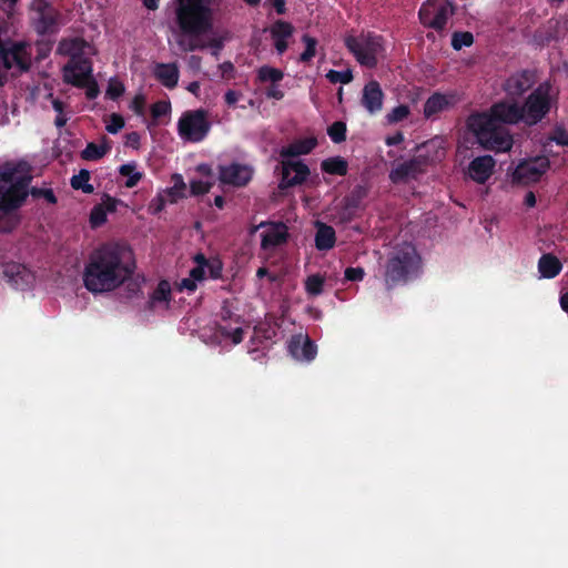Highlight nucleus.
I'll return each instance as SVG.
<instances>
[{
	"mask_svg": "<svg viewBox=\"0 0 568 568\" xmlns=\"http://www.w3.org/2000/svg\"><path fill=\"white\" fill-rule=\"evenodd\" d=\"M32 176L19 173L17 166L6 165L0 171V232L11 233L20 224L17 213L29 195L44 199L49 204L57 203L52 189L31 187Z\"/></svg>",
	"mask_w": 568,
	"mask_h": 568,
	"instance_id": "nucleus-1",
	"label": "nucleus"
},
{
	"mask_svg": "<svg viewBox=\"0 0 568 568\" xmlns=\"http://www.w3.org/2000/svg\"><path fill=\"white\" fill-rule=\"evenodd\" d=\"M124 246L105 243L89 256L83 272L85 288L92 293H104L118 288L133 274L134 264L125 261Z\"/></svg>",
	"mask_w": 568,
	"mask_h": 568,
	"instance_id": "nucleus-2",
	"label": "nucleus"
},
{
	"mask_svg": "<svg viewBox=\"0 0 568 568\" xmlns=\"http://www.w3.org/2000/svg\"><path fill=\"white\" fill-rule=\"evenodd\" d=\"M466 124L485 150L495 152L511 150L514 138L505 125L493 123V120L486 115H469Z\"/></svg>",
	"mask_w": 568,
	"mask_h": 568,
	"instance_id": "nucleus-3",
	"label": "nucleus"
},
{
	"mask_svg": "<svg viewBox=\"0 0 568 568\" xmlns=\"http://www.w3.org/2000/svg\"><path fill=\"white\" fill-rule=\"evenodd\" d=\"M419 256L415 246L404 243L394 248L385 266V285L392 290L399 284H405L416 273Z\"/></svg>",
	"mask_w": 568,
	"mask_h": 568,
	"instance_id": "nucleus-4",
	"label": "nucleus"
},
{
	"mask_svg": "<svg viewBox=\"0 0 568 568\" xmlns=\"http://www.w3.org/2000/svg\"><path fill=\"white\" fill-rule=\"evenodd\" d=\"M176 23L184 36L200 37L212 28V12L207 4L195 0H178Z\"/></svg>",
	"mask_w": 568,
	"mask_h": 568,
	"instance_id": "nucleus-5",
	"label": "nucleus"
},
{
	"mask_svg": "<svg viewBox=\"0 0 568 568\" xmlns=\"http://www.w3.org/2000/svg\"><path fill=\"white\" fill-rule=\"evenodd\" d=\"M344 44L355 60L367 69H375L386 51L384 37L372 31L348 34L344 38Z\"/></svg>",
	"mask_w": 568,
	"mask_h": 568,
	"instance_id": "nucleus-6",
	"label": "nucleus"
},
{
	"mask_svg": "<svg viewBox=\"0 0 568 568\" xmlns=\"http://www.w3.org/2000/svg\"><path fill=\"white\" fill-rule=\"evenodd\" d=\"M520 110L526 125L534 126L541 122L551 110L550 84L544 82L534 89L520 104Z\"/></svg>",
	"mask_w": 568,
	"mask_h": 568,
	"instance_id": "nucleus-7",
	"label": "nucleus"
},
{
	"mask_svg": "<svg viewBox=\"0 0 568 568\" xmlns=\"http://www.w3.org/2000/svg\"><path fill=\"white\" fill-rule=\"evenodd\" d=\"M32 67L31 45L26 41H12L3 43L0 41V69L9 71L16 68L12 75L27 73Z\"/></svg>",
	"mask_w": 568,
	"mask_h": 568,
	"instance_id": "nucleus-8",
	"label": "nucleus"
},
{
	"mask_svg": "<svg viewBox=\"0 0 568 568\" xmlns=\"http://www.w3.org/2000/svg\"><path fill=\"white\" fill-rule=\"evenodd\" d=\"M211 130V123L207 120L206 111L200 109L186 111L178 122L179 135L193 143L203 141Z\"/></svg>",
	"mask_w": 568,
	"mask_h": 568,
	"instance_id": "nucleus-9",
	"label": "nucleus"
},
{
	"mask_svg": "<svg viewBox=\"0 0 568 568\" xmlns=\"http://www.w3.org/2000/svg\"><path fill=\"white\" fill-rule=\"evenodd\" d=\"M471 115H486L497 124H517L523 122L520 104L517 102L499 101L494 103L487 112L473 113Z\"/></svg>",
	"mask_w": 568,
	"mask_h": 568,
	"instance_id": "nucleus-10",
	"label": "nucleus"
},
{
	"mask_svg": "<svg viewBox=\"0 0 568 568\" xmlns=\"http://www.w3.org/2000/svg\"><path fill=\"white\" fill-rule=\"evenodd\" d=\"M550 162L546 156H538L520 162L513 173L514 181L523 184L534 183L549 169Z\"/></svg>",
	"mask_w": 568,
	"mask_h": 568,
	"instance_id": "nucleus-11",
	"label": "nucleus"
},
{
	"mask_svg": "<svg viewBox=\"0 0 568 568\" xmlns=\"http://www.w3.org/2000/svg\"><path fill=\"white\" fill-rule=\"evenodd\" d=\"M92 77V62L83 57L70 59L63 67V80L65 83L82 88L88 79Z\"/></svg>",
	"mask_w": 568,
	"mask_h": 568,
	"instance_id": "nucleus-12",
	"label": "nucleus"
},
{
	"mask_svg": "<svg viewBox=\"0 0 568 568\" xmlns=\"http://www.w3.org/2000/svg\"><path fill=\"white\" fill-rule=\"evenodd\" d=\"M38 18L34 21V30L40 36L51 34L58 31L60 13L49 2L41 0L37 6Z\"/></svg>",
	"mask_w": 568,
	"mask_h": 568,
	"instance_id": "nucleus-13",
	"label": "nucleus"
},
{
	"mask_svg": "<svg viewBox=\"0 0 568 568\" xmlns=\"http://www.w3.org/2000/svg\"><path fill=\"white\" fill-rule=\"evenodd\" d=\"M308 166L302 161H283L282 178L278 184L281 190H286L304 183L310 175Z\"/></svg>",
	"mask_w": 568,
	"mask_h": 568,
	"instance_id": "nucleus-14",
	"label": "nucleus"
},
{
	"mask_svg": "<svg viewBox=\"0 0 568 568\" xmlns=\"http://www.w3.org/2000/svg\"><path fill=\"white\" fill-rule=\"evenodd\" d=\"M535 82V71L525 69L509 75L503 84V90L507 95L518 98L529 91Z\"/></svg>",
	"mask_w": 568,
	"mask_h": 568,
	"instance_id": "nucleus-15",
	"label": "nucleus"
},
{
	"mask_svg": "<svg viewBox=\"0 0 568 568\" xmlns=\"http://www.w3.org/2000/svg\"><path fill=\"white\" fill-rule=\"evenodd\" d=\"M219 179L223 184L242 187L252 180V170L240 163L220 165Z\"/></svg>",
	"mask_w": 568,
	"mask_h": 568,
	"instance_id": "nucleus-16",
	"label": "nucleus"
},
{
	"mask_svg": "<svg viewBox=\"0 0 568 568\" xmlns=\"http://www.w3.org/2000/svg\"><path fill=\"white\" fill-rule=\"evenodd\" d=\"M267 229L262 233L261 247L270 250L285 244L290 237L288 227L283 222H262L258 227Z\"/></svg>",
	"mask_w": 568,
	"mask_h": 568,
	"instance_id": "nucleus-17",
	"label": "nucleus"
},
{
	"mask_svg": "<svg viewBox=\"0 0 568 568\" xmlns=\"http://www.w3.org/2000/svg\"><path fill=\"white\" fill-rule=\"evenodd\" d=\"M496 161L491 155H480L470 161L467 175L478 184H485L494 173Z\"/></svg>",
	"mask_w": 568,
	"mask_h": 568,
	"instance_id": "nucleus-18",
	"label": "nucleus"
},
{
	"mask_svg": "<svg viewBox=\"0 0 568 568\" xmlns=\"http://www.w3.org/2000/svg\"><path fill=\"white\" fill-rule=\"evenodd\" d=\"M423 173V161L414 156L413 159L398 163L389 172V180L394 184L406 182L408 179H416Z\"/></svg>",
	"mask_w": 568,
	"mask_h": 568,
	"instance_id": "nucleus-19",
	"label": "nucleus"
},
{
	"mask_svg": "<svg viewBox=\"0 0 568 568\" xmlns=\"http://www.w3.org/2000/svg\"><path fill=\"white\" fill-rule=\"evenodd\" d=\"M293 33L294 27L288 21L276 20L270 27V34L278 55H282L288 49V39L293 36Z\"/></svg>",
	"mask_w": 568,
	"mask_h": 568,
	"instance_id": "nucleus-20",
	"label": "nucleus"
},
{
	"mask_svg": "<svg viewBox=\"0 0 568 568\" xmlns=\"http://www.w3.org/2000/svg\"><path fill=\"white\" fill-rule=\"evenodd\" d=\"M383 100L384 92L376 80H372L364 85L361 103L371 114L382 110Z\"/></svg>",
	"mask_w": 568,
	"mask_h": 568,
	"instance_id": "nucleus-21",
	"label": "nucleus"
},
{
	"mask_svg": "<svg viewBox=\"0 0 568 568\" xmlns=\"http://www.w3.org/2000/svg\"><path fill=\"white\" fill-rule=\"evenodd\" d=\"M2 274L9 283L21 288L28 285L33 278L31 272L23 264L16 262L2 264Z\"/></svg>",
	"mask_w": 568,
	"mask_h": 568,
	"instance_id": "nucleus-22",
	"label": "nucleus"
},
{
	"mask_svg": "<svg viewBox=\"0 0 568 568\" xmlns=\"http://www.w3.org/2000/svg\"><path fill=\"white\" fill-rule=\"evenodd\" d=\"M288 348L295 358L306 362L313 361L317 354L316 344L307 336L303 341L301 336L293 337Z\"/></svg>",
	"mask_w": 568,
	"mask_h": 568,
	"instance_id": "nucleus-23",
	"label": "nucleus"
},
{
	"mask_svg": "<svg viewBox=\"0 0 568 568\" xmlns=\"http://www.w3.org/2000/svg\"><path fill=\"white\" fill-rule=\"evenodd\" d=\"M153 74L155 79L165 88L174 89L178 85L180 71L175 62L156 63Z\"/></svg>",
	"mask_w": 568,
	"mask_h": 568,
	"instance_id": "nucleus-24",
	"label": "nucleus"
},
{
	"mask_svg": "<svg viewBox=\"0 0 568 568\" xmlns=\"http://www.w3.org/2000/svg\"><path fill=\"white\" fill-rule=\"evenodd\" d=\"M456 6L452 0H438L436 3V11L432 19V22L428 23L429 29H434L436 31H443L447 24L448 19L455 14Z\"/></svg>",
	"mask_w": 568,
	"mask_h": 568,
	"instance_id": "nucleus-25",
	"label": "nucleus"
},
{
	"mask_svg": "<svg viewBox=\"0 0 568 568\" xmlns=\"http://www.w3.org/2000/svg\"><path fill=\"white\" fill-rule=\"evenodd\" d=\"M315 233V247L318 251H328L335 246L336 232L333 226L317 221Z\"/></svg>",
	"mask_w": 568,
	"mask_h": 568,
	"instance_id": "nucleus-26",
	"label": "nucleus"
},
{
	"mask_svg": "<svg viewBox=\"0 0 568 568\" xmlns=\"http://www.w3.org/2000/svg\"><path fill=\"white\" fill-rule=\"evenodd\" d=\"M90 44L87 40L81 37H74L69 39H62L59 43V52L61 54L70 57V59L83 58L85 49Z\"/></svg>",
	"mask_w": 568,
	"mask_h": 568,
	"instance_id": "nucleus-27",
	"label": "nucleus"
},
{
	"mask_svg": "<svg viewBox=\"0 0 568 568\" xmlns=\"http://www.w3.org/2000/svg\"><path fill=\"white\" fill-rule=\"evenodd\" d=\"M317 145L315 138H305L297 140L287 146H284L280 151V155L283 159L295 158L298 155H305L311 153Z\"/></svg>",
	"mask_w": 568,
	"mask_h": 568,
	"instance_id": "nucleus-28",
	"label": "nucleus"
},
{
	"mask_svg": "<svg viewBox=\"0 0 568 568\" xmlns=\"http://www.w3.org/2000/svg\"><path fill=\"white\" fill-rule=\"evenodd\" d=\"M452 105V101L439 92L433 93L424 104V115L426 119H432L438 113L447 110Z\"/></svg>",
	"mask_w": 568,
	"mask_h": 568,
	"instance_id": "nucleus-29",
	"label": "nucleus"
},
{
	"mask_svg": "<svg viewBox=\"0 0 568 568\" xmlns=\"http://www.w3.org/2000/svg\"><path fill=\"white\" fill-rule=\"evenodd\" d=\"M562 270L559 258L552 254H544L538 261V271L545 278L556 277Z\"/></svg>",
	"mask_w": 568,
	"mask_h": 568,
	"instance_id": "nucleus-30",
	"label": "nucleus"
},
{
	"mask_svg": "<svg viewBox=\"0 0 568 568\" xmlns=\"http://www.w3.org/2000/svg\"><path fill=\"white\" fill-rule=\"evenodd\" d=\"M111 145L104 136L101 144L89 142L85 149L81 152V158L85 161H98L102 159L109 151Z\"/></svg>",
	"mask_w": 568,
	"mask_h": 568,
	"instance_id": "nucleus-31",
	"label": "nucleus"
},
{
	"mask_svg": "<svg viewBox=\"0 0 568 568\" xmlns=\"http://www.w3.org/2000/svg\"><path fill=\"white\" fill-rule=\"evenodd\" d=\"M321 169L327 174L343 176L347 174L348 164L343 158L334 156L324 160L321 164Z\"/></svg>",
	"mask_w": 568,
	"mask_h": 568,
	"instance_id": "nucleus-32",
	"label": "nucleus"
},
{
	"mask_svg": "<svg viewBox=\"0 0 568 568\" xmlns=\"http://www.w3.org/2000/svg\"><path fill=\"white\" fill-rule=\"evenodd\" d=\"M284 79V72L281 69L264 64L256 70V81L260 83L270 82L280 83Z\"/></svg>",
	"mask_w": 568,
	"mask_h": 568,
	"instance_id": "nucleus-33",
	"label": "nucleus"
},
{
	"mask_svg": "<svg viewBox=\"0 0 568 568\" xmlns=\"http://www.w3.org/2000/svg\"><path fill=\"white\" fill-rule=\"evenodd\" d=\"M119 174L128 178L124 183V186L128 189L136 186L143 178V173L136 171V164L134 162L122 164L119 168Z\"/></svg>",
	"mask_w": 568,
	"mask_h": 568,
	"instance_id": "nucleus-34",
	"label": "nucleus"
},
{
	"mask_svg": "<svg viewBox=\"0 0 568 568\" xmlns=\"http://www.w3.org/2000/svg\"><path fill=\"white\" fill-rule=\"evenodd\" d=\"M91 179V173L87 169H81L77 175L71 178V186L74 190H81L85 194H92L94 192V187L89 183Z\"/></svg>",
	"mask_w": 568,
	"mask_h": 568,
	"instance_id": "nucleus-35",
	"label": "nucleus"
},
{
	"mask_svg": "<svg viewBox=\"0 0 568 568\" xmlns=\"http://www.w3.org/2000/svg\"><path fill=\"white\" fill-rule=\"evenodd\" d=\"M170 300H171V285L168 281L162 280L159 282L156 288L151 294L148 305H149V308H153L154 303H156V302L169 303Z\"/></svg>",
	"mask_w": 568,
	"mask_h": 568,
	"instance_id": "nucleus-36",
	"label": "nucleus"
},
{
	"mask_svg": "<svg viewBox=\"0 0 568 568\" xmlns=\"http://www.w3.org/2000/svg\"><path fill=\"white\" fill-rule=\"evenodd\" d=\"M325 277L321 274H312L304 282L305 292L308 296L316 297L324 292Z\"/></svg>",
	"mask_w": 568,
	"mask_h": 568,
	"instance_id": "nucleus-37",
	"label": "nucleus"
},
{
	"mask_svg": "<svg viewBox=\"0 0 568 568\" xmlns=\"http://www.w3.org/2000/svg\"><path fill=\"white\" fill-rule=\"evenodd\" d=\"M302 42L305 44V49L301 53L298 61L308 63L316 55L318 41L316 38L305 33L302 36Z\"/></svg>",
	"mask_w": 568,
	"mask_h": 568,
	"instance_id": "nucleus-38",
	"label": "nucleus"
},
{
	"mask_svg": "<svg viewBox=\"0 0 568 568\" xmlns=\"http://www.w3.org/2000/svg\"><path fill=\"white\" fill-rule=\"evenodd\" d=\"M438 0H426L418 10V19L419 22L425 27L428 28V23L432 22V19L436 11V3Z\"/></svg>",
	"mask_w": 568,
	"mask_h": 568,
	"instance_id": "nucleus-39",
	"label": "nucleus"
},
{
	"mask_svg": "<svg viewBox=\"0 0 568 568\" xmlns=\"http://www.w3.org/2000/svg\"><path fill=\"white\" fill-rule=\"evenodd\" d=\"M474 43V36L469 31H455L452 34V47L454 50H462L464 47H470Z\"/></svg>",
	"mask_w": 568,
	"mask_h": 568,
	"instance_id": "nucleus-40",
	"label": "nucleus"
},
{
	"mask_svg": "<svg viewBox=\"0 0 568 568\" xmlns=\"http://www.w3.org/2000/svg\"><path fill=\"white\" fill-rule=\"evenodd\" d=\"M347 128L345 122L335 121L327 129V134L334 143H342L346 140Z\"/></svg>",
	"mask_w": 568,
	"mask_h": 568,
	"instance_id": "nucleus-41",
	"label": "nucleus"
},
{
	"mask_svg": "<svg viewBox=\"0 0 568 568\" xmlns=\"http://www.w3.org/2000/svg\"><path fill=\"white\" fill-rule=\"evenodd\" d=\"M326 78L331 83H342L347 84L353 81V72L351 69H347L345 71H336V70H329L326 73Z\"/></svg>",
	"mask_w": 568,
	"mask_h": 568,
	"instance_id": "nucleus-42",
	"label": "nucleus"
},
{
	"mask_svg": "<svg viewBox=\"0 0 568 568\" xmlns=\"http://www.w3.org/2000/svg\"><path fill=\"white\" fill-rule=\"evenodd\" d=\"M174 185L168 190V195L171 197V202L174 203L178 199L184 196L185 183L180 174L173 175Z\"/></svg>",
	"mask_w": 568,
	"mask_h": 568,
	"instance_id": "nucleus-43",
	"label": "nucleus"
},
{
	"mask_svg": "<svg viewBox=\"0 0 568 568\" xmlns=\"http://www.w3.org/2000/svg\"><path fill=\"white\" fill-rule=\"evenodd\" d=\"M106 222V213L104 205L97 204L90 212V224L92 227H99Z\"/></svg>",
	"mask_w": 568,
	"mask_h": 568,
	"instance_id": "nucleus-44",
	"label": "nucleus"
},
{
	"mask_svg": "<svg viewBox=\"0 0 568 568\" xmlns=\"http://www.w3.org/2000/svg\"><path fill=\"white\" fill-rule=\"evenodd\" d=\"M171 113V103L169 101L160 100L151 105V116L153 121Z\"/></svg>",
	"mask_w": 568,
	"mask_h": 568,
	"instance_id": "nucleus-45",
	"label": "nucleus"
},
{
	"mask_svg": "<svg viewBox=\"0 0 568 568\" xmlns=\"http://www.w3.org/2000/svg\"><path fill=\"white\" fill-rule=\"evenodd\" d=\"M409 114V108L406 104H399L395 106L387 115L388 123H397L406 119Z\"/></svg>",
	"mask_w": 568,
	"mask_h": 568,
	"instance_id": "nucleus-46",
	"label": "nucleus"
},
{
	"mask_svg": "<svg viewBox=\"0 0 568 568\" xmlns=\"http://www.w3.org/2000/svg\"><path fill=\"white\" fill-rule=\"evenodd\" d=\"M219 332L222 336L230 337L234 344H240L244 338V331L241 327L229 329L225 326H220Z\"/></svg>",
	"mask_w": 568,
	"mask_h": 568,
	"instance_id": "nucleus-47",
	"label": "nucleus"
},
{
	"mask_svg": "<svg viewBox=\"0 0 568 568\" xmlns=\"http://www.w3.org/2000/svg\"><path fill=\"white\" fill-rule=\"evenodd\" d=\"M125 125L124 119L121 114L112 113L110 122L106 124V131L111 134L118 133Z\"/></svg>",
	"mask_w": 568,
	"mask_h": 568,
	"instance_id": "nucleus-48",
	"label": "nucleus"
},
{
	"mask_svg": "<svg viewBox=\"0 0 568 568\" xmlns=\"http://www.w3.org/2000/svg\"><path fill=\"white\" fill-rule=\"evenodd\" d=\"M124 93V85L120 81L111 80L108 84L106 89V95L112 99L116 100Z\"/></svg>",
	"mask_w": 568,
	"mask_h": 568,
	"instance_id": "nucleus-49",
	"label": "nucleus"
},
{
	"mask_svg": "<svg viewBox=\"0 0 568 568\" xmlns=\"http://www.w3.org/2000/svg\"><path fill=\"white\" fill-rule=\"evenodd\" d=\"M146 100L143 94H136L131 102V110L139 116L145 113Z\"/></svg>",
	"mask_w": 568,
	"mask_h": 568,
	"instance_id": "nucleus-50",
	"label": "nucleus"
},
{
	"mask_svg": "<svg viewBox=\"0 0 568 568\" xmlns=\"http://www.w3.org/2000/svg\"><path fill=\"white\" fill-rule=\"evenodd\" d=\"M211 189V184L202 180H193L190 182V190L193 195L206 194Z\"/></svg>",
	"mask_w": 568,
	"mask_h": 568,
	"instance_id": "nucleus-51",
	"label": "nucleus"
},
{
	"mask_svg": "<svg viewBox=\"0 0 568 568\" xmlns=\"http://www.w3.org/2000/svg\"><path fill=\"white\" fill-rule=\"evenodd\" d=\"M207 268L211 278L217 280L222 276L223 264L219 258H212L209 261V264L205 266Z\"/></svg>",
	"mask_w": 568,
	"mask_h": 568,
	"instance_id": "nucleus-52",
	"label": "nucleus"
},
{
	"mask_svg": "<svg viewBox=\"0 0 568 568\" xmlns=\"http://www.w3.org/2000/svg\"><path fill=\"white\" fill-rule=\"evenodd\" d=\"M81 89H85V95L89 100L95 99L100 93L99 85L93 77L89 78Z\"/></svg>",
	"mask_w": 568,
	"mask_h": 568,
	"instance_id": "nucleus-53",
	"label": "nucleus"
},
{
	"mask_svg": "<svg viewBox=\"0 0 568 568\" xmlns=\"http://www.w3.org/2000/svg\"><path fill=\"white\" fill-rule=\"evenodd\" d=\"M345 280L351 282L362 281L365 276L363 267H347L344 272Z\"/></svg>",
	"mask_w": 568,
	"mask_h": 568,
	"instance_id": "nucleus-54",
	"label": "nucleus"
},
{
	"mask_svg": "<svg viewBox=\"0 0 568 568\" xmlns=\"http://www.w3.org/2000/svg\"><path fill=\"white\" fill-rule=\"evenodd\" d=\"M121 203V200H118L115 197H112L110 194L104 193L102 196V202L100 204L104 205L105 213H113L116 211L118 205Z\"/></svg>",
	"mask_w": 568,
	"mask_h": 568,
	"instance_id": "nucleus-55",
	"label": "nucleus"
},
{
	"mask_svg": "<svg viewBox=\"0 0 568 568\" xmlns=\"http://www.w3.org/2000/svg\"><path fill=\"white\" fill-rule=\"evenodd\" d=\"M549 139L556 142L558 145L568 146V134L564 128H556L554 135H551Z\"/></svg>",
	"mask_w": 568,
	"mask_h": 568,
	"instance_id": "nucleus-56",
	"label": "nucleus"
},
{
	"mask_svg": "<svg viewBox=\"0 0 568 568\" xmlns=\"http://www.w3.org/2000/svg\"><path fill=\"white\" fill-rule=\"evenodd\" d=\"M265 95L268 99L282 100L284 98V91L280 88L278 83H275V84H271L266 89Z\"/></svg>",
	"mask_w": 568,
	"mask_h": 568,
	"instance_id": "nucleus-57",
	"label": "nucleus"
},
{
	"mask_svg": "<svg viewBox=\"0 0 568 568\" xmlns=\"http://www.w3.org/2000/svg\"><path fill=\"white\" fill-rule=\"evenodd\" d=\"M191 39L189 41H184L183 39L178 41L179 47L184 51H195L196 49H202L204 45H200L194 38L190 37Z\"/></svg>",
	"mask_w": 568,
	"mask_h": 568,
	"instance_id": "nucleus-58",
	"label": "nucleus"
},
{
	"mask_svg": "<svg viewBox=\"0 0 568 568\" xmlns=\"http://www.w3.org/2000/svg\"><path fill=\"white\" fill-rule=\"evenodd\" d=\"M165 206V199L163 195H156L150 203V209L153 213L161 212Z\"/></svg>",
	"mask_w": 568,
	"mask_h": 568,
	"instance_id": "nucleus-59",
	"label": "nucleus"
},
{
	"mask_svg": "<svg viewBox=\"0 0 568 568\" xmlns=\"http://www.w3.org/2000/svg\"><path fill=\"white\" fill-rule=\"evenodd\" d=\"M140 134L138 132H130L125 135V145L131 146L133 149L140 148Z\"/></svg>",
	"mask_w": 568,
	"mask_h": 568,
	"instance_id": "nucleus-60",
	"label": "nucleus"
},
{
	"mask_svg": "<svg viewBox=\"0 0 568 568\" xmlns=\"http://www.w3.org/2000/svg\"><path fill=\"white\" fill-rule=\"evenodd\" d=\"M178 288L179 291L186 290L189 292H194L196 290V282L191 277L182 278Z\"/></svg>",
	"mask_w": 568,
	"mask_h": 568,
	"instance_id": "nucleus-61",
	"label": "nucleus"
},
{
	"mask_svg": "<svg viewBox=\"0 0 568 568\" xmlns=\"http://www.w3.org/2000/svg\"><path fill=\"white\" fill-rule=\"evenodd\" d=\"M240 97H241L240 92L234 91V90H229L224 94V101L227 105L232 106L239 101Z\"/></svg>",
	"mask_w": 568,
	"mask_h": 568,
	"instance_id": "nucleus-62",
	"label": "nucleus"
},
{
	"mask_svg": "<svg viewBox=\"0 0 568 568\" xmlns=\"http://www.w3.org/2000/svg\"><path fill=\"white\" fill-rule=\"evenodd\" d=\"M404 141V134L400 131H397L393 135H388L385 140V143L389 146L398 145Z\"/></svg>",
	"mask_w": 568,
	"mask_h": 568,
	"instance_id": "nucleus-63",
	"label": "nucleus"
},
{
	"mask_svg": "<svg viewBox=\"0 0 568 568\" xmlns=\"http://www.w3.org/2000/svg\"><path fill=\"white\" fill-rule=\"evenodd\" d=\"M220 317L222 321H229L233 318V312L229 305V301H224L220 311Z\"/></svg>",
	"mask_w": 568,
	"mask_h": 568,
	"instance_id": "nucleus-64",
	"label": "nucleus"
}]
</instances>
